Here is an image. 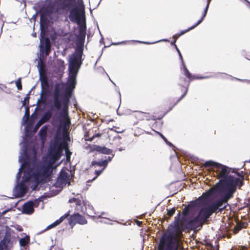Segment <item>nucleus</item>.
I'll return each instance as SVG.
<instances>
[{
	"mask_svg": "<svg viewBox=\"0 0 250 250\" xmlns=\"http://www.w3.org/2000/svg\"><path fill=\"white\" fill-rule=\"evenodd\" d=\"M29 237L28 236H25L20 240V244L21 247H25L29 243Z\"/></svg>",
	"mask_w": 250,
	"mask_h": 250,
	"instance_id": "7c9ffc66",
	"label": "nucleus"
},
{
	"mask_svg": "<svg viewBox=\"0 0 250 250\" xmlns=\"http://www.w3.org/2000/svg\"><path fill=\"white\" fill-rule=\"evenodd\" d=\"M91 151H97L100 153H102L105 155H112L113 156L114 154H112L113 150L107 147L104 146H102L98 145H93L91 147Z\"/></svg>",
	"mask_w": 250,
	"mask_h": 250,
	"instance_id": "aec40b11",
	"label": "nucleus"
},
{
	"mask_svg": "<svg viewBox=\"0 0 250 250\" xmlns=\"http://www.w3.org/2000/svg\"><path fill=\"white\" fill-rule=\"evenodd\" d=\"M22 156H25V157H26V156H29L28 154V153H27V148H25L24 150V153H23V155Z\"/></svg>",
	"mask_w": 250,
	"mask_h": 250,
	"instance_id": "a18cd8bd",
	"label": "nucleus"
},
{
	"mask_svg": "<svg viewBox=\"0 0 250 250\" xmlns=\"http://www.w3.org/2000/svg\"><path fill=\"white\" fill-rule=\"evenodd\" d=\"M16 84L17 87V88L19 90H21L22 89V84L21 81V78H19L18 80L16 82Z\"/></svg>",
	"mask_w": 250,
	"mask_h": 250,
	"instance_id": "c9c22d12",
	"label": "nucleus"
},
{
	"mask_svg": "<svg viewBox=\"0 0 250 250\" xmlns=\"http://www.w3.org/2000/svg\"><path fill=\"white\" fill-rule=\"evenodd\" d=\"M63 141H60L56 137L53 142L50 143L48 151L49 154L46 156H61L62 154V146Z\"/></svg>",
	"mask_w": 250,
	"mask_h": 250,
	"instance_id": "1a4fd4ad",
	"label": "nucleus"
},
{
	"mask_svg": "<svg viewBox=\"0 0 250 250\" xmlns=\"http://www.w3.org/2000/svg\"><path fill=\"white\" fill-rule=\"evenodd\" d=\"M9 243V239L4 238L0 242V250H7Z\"/></svg>",
	"mask_w": 250,
	"mask_h": 250,
	"instance_id": "c85d7f7f",
	"label": "nucleus"
},
{
	"mask_svg": "<svg viewBox=\"0 0 250 250\" xmlns=\"http://www.w3.org/2000/svg\"><path fill=\"white\" fill-rule=\"evenodd\" d=\"M180 157H177V158H178V160L179 161V158H180Z\"/></svg>",
	"mask_w": 250,
	"mask_h": 250,
	"instance_id": "680f3d73",
	"label": "nucleus"
},
{
	"mask_svg": "<svg viewBox=\"0 0 250 250\" xmlns=\"http://www.w3.org/2000/svg\"><path fill=\"white\" fill-rule=\"evenodd\" d=\"M52 114L50 111H47L43 115V116L40 119L43 124L48 121L51 118Z\"/></svg>",
	"mask_w": 250,
	"mask_h": 250,
	"instance_id": "c756f323",
	"label": "nucleus"
},
{
	"mask_svg": "<svg viewBox=\"0 0 250 250\" xmlns=\"http://www.w3.org/2000/svg\"><path fill=\"white\" fill-rule=\"evenodd\" d=\"M65 137L67 138L68 140H69V137L68 134L64 136V138H65Z\"/></svg>",
	"mask_w": 250,
	"mask_h": 250,
	"instance_id": "8fccbe9b",
	"label": "nucleus"
},
{
	"mask_svg": "<svg viewBox=\"0 0 250 250\" xmlns=\"http://www.w3.org/2000/svg\"><path fill=\"white\" fill-rule=\"evenodd\" d=\"M84 204H79L75 206V210L79 212H83L84 209Z\"/></svg>",
	"mask_w": 250,
	"mask_h": 250,
	"instance_id": "2f4dec72",
	"label": "nucleus"
},
{
	"mask_svg": "<svg viewBox=\"0 0 250 250\" xmlns=\"http://www.w3.org/2000/svg\"><path fill=\"white\" fill-rule=\"evenodd\" d=\"M111 130H114L113 128H111ZM114 131H115L116 132H118V133H121V132H123L122 131H116V130H114Z\"/></svg>",
	"mask_w": 250,
	"mask_h": 250,
	"instance_id": "603ef678",
	"label": "nucleus"
},
{
	"mask_svg": "<svg viewBox=\"0 0 250 250\" xmlns=\"http://www.w3.org/2000/svg\"><path fill=\"white\" fill-rule=\"evenodd\" d=\"M111 159L108 157V160H103L100 161H93L89 166L90 168H92L95 169V174L96 176L92 179L91 181L95 180L98 176H99L102 172L104 170L107 166L109 161H110Z\"/></svg>",
	"mask_w": 250,
	"mask_h": 250,
	"instance_id": "9d476101",
	"label": "nucleus"
},
{
	"mask_svg": "<svg viewBox=\"0 0 250 250\" xmlns=\"http://www.w3.org/2000/svg\"><path fill=\"white\" fill-rule=\"evenodd\" d=\"M122 149H119V151H121Z\"/></svg>",
	"mask_w": 250,
	"mask_h": 250,
	"instance_id": "0e129e2a",
	"label": "nucleus"
},
{
	"mask_svg": "<svg viewBox=\"0 0 250 250\" xmlns=\"http://www.w3.org/2000/svg\"><path fill=\"white\" fill-rule=\"evenodd\" d=\"M225 202L222 200L219 199L215 200L210 205L202 208L199 211L198 215L205 222L209 217L218 209L219 211H222L224 209L225 207L221 208Z\"/></svg>",
	"mask_w": 250,
	"mask_h": 250,
	"instance_id": "423d86ee",
	"label": "nucleus"
},
{
	"mask_svg": "<svg viewBox=\"0 0 250 250\" xmlns=\"http://www.w3.org/2000/svg\"><path fill=\"white\" fill-rule=\"evenodd\" d=\"M60 224V223L58 222V221L57 220L55 222L53 223L52 224H50V225L48 226L43 231H46L47 230L50 229L54 227H56L57 226L59 225Z\"/></svg>",
	"mask_w": 250,
	"mask_h": 250,
	"instance_id": "72a5a7b5",
	"label": "nucleus"
},
{
	"mask_svg": "<svg viewBox=\"0 0 250 250\" xmlns=\"http://www.w3.org/2000/svg\"><path fill=\"white\" fill-rule=\"evenodd\" d=\"M175 153H176V154H175L176 156H178L176 152H175Z\"/></svg>",
	"mask_w": 250,
	"mask_h": 250,
	"instance_id": "e2e57ef3",
	"label": "nucleus"
},
{
	"mask_svg": "<svg viewBox=\"0 0 250 250\" xmlns=\"http://www.w3.org/2000/svg\"><path fill=\"white\" fill-rule=\"evenodd\" d=\"M184 156H189L186 153H183Z\"/></svg>",
	"mask_w": 250,
	"mask_h": 250,
	"instance_id": "864d4df0",
	"label": "nucleus"
},
{
	"mask_svg": "<svg viewBox=\"0 0 250 250\" xmlns=\"http://www.w3.org/2000/svg\"><path fill=\"white\" fill-rule=\"evenodd\" d=\"M204 223L205 222L198 214L193 218H192V216H191L186 221V228L191 229H197L198 227H202Z\"/></svg>",
	"mask_w": 250,
	"mask_h": 250,
	"instance_id": "ddd939ff",
	"label": "nucleus"
},
{
	"mask_svg": "<svg viewBox=\"0 0 250 250\" xmlns=\"http://www.w3.org/2000/svg\"><path fill=\"white\" fill-rule=\"evenodd\" d=\"M247 225L248 224L246 222H238L233 229V233L235 234L238 233L242 229L246 228Z\"/></svg>",
	"mask_w": 250,
	"mask_h": 250,
	"instance_id": "bb28decb",
	"label": "nucleus"
},
{
	"mask_svg": "<svg viewBox=\"0 0 250 250\" xmlns=\"http://www.w3.org/2000/svg\"><path fill=\"white\" fill-rule=\"evenodd\" d=\"M176 41L175 40H174L173 41H171V42H170V44L172 45H174V48L175 47V45L176 44H175V42H176Z\"/></svg>",
	"mask_w": 250,
	"mask_h": 250,
	"instance_id": "de8ad7c7",
	"label": "nucleus"
},
{
	"mask_svg": "<svg viewBox=\"0 0 250 250\" xmlns=\"http://www.w3.org/2000/svg\"><path fill=\"white\" fill-rule=\"evenodd\" d=\"M70 210H69L67 213H65L63 215L61 216L59 219L57 220L61 224L65 219L67 218L69 216H70Z\"/></svg>",
	"mask_w": 250,
	"mask_h": 250,
	"instance_id": "473e14b6",
	"label": "nucleus"
},
{
	"mask_svg": "<svg viewBox=\"0 0 250 250\" xmlns=\"http://www.w3.org/2000/svg\"><path fill=\"white\" fill-rule=\"evenodd\" d=\"M131 118L133 121L134 125H137L140 121L146 120L149 121L151 120H155L156 118L154 116H151L149 113L144 112L141 111H136L132 113Z\"/></svg>",
	"mask_w": 250,
	"mask_h": 250,
	"instance_id": "9b49d317",
	"label": "nucleus"
},
{
	"mask_svg": "<svg viewBox=\"0 0 250 250\" xmlns=\"http://www.w3.org/2000/svg\"><path fill=\"white\" fill-rule=\"evenodd\" d=\"M40 43L41 51H43L44 50L45 56H48L51 51V42L50 39L48 38L42 37V38L40 40Z\"/></svg>",
	"mask_w": 250,
	"mask_h": 250,
	"instance_id": "f3484780",
	"label": "nucleus"
},
{
	"mask_svg": "<svg viewBox=\"0 0 250 250\" xmlns=\"http://www.w3.org/2000/svg\"><path fill=\"white\" fill-rule=\"evenodd\" d=\"M59 14H61V11L62 10H68L70 9L71 4L70 2L63 1L60 2L56 3Z\"/></svg>",
	"mask_w": 250,
	"mask_h": 250,
	"instance_id": "5701e85b",
	"label": "nucleus"
},
{
	"mask_svg": "<svg viewBox=\"0 0 250 250\" xmlns=\"http://www.w3.org/2000/svg\"><path fill=\"white\" fill-rule=\"evenodd\" d=\"M249 4H250V2H249V1H248L247 0H246Z\"/></svg>",
	"mask_w": 250,
	"mask_h": 250,
	"instance_id": "052dcab7",
	"label": "nucleus"
},
{
	"mask_svg": "<svg viewBox=\"0 0 250 250\" xmlns=\"http://www.w3.org/2000/svg\"><path fill=\"white\" fill-rule=\"evenodd\" d=\"M70 158L71 157H66L67 162H69L70 163L69 169L66 167H64L59 173L57 183L60 185H65L67 183L69 182L70 176H72L74 174L73 171L71 169Z\"/></svg>",
	"mask_w": 250,
	"mask_h": 250,
	"instance_id": "6e6552de",
	"label": "nucleus"
},
{
	"mask_svg": "<svg viewBox=\"0 0 250 250\" xmlns=\"http://www.w3.org/2000/svg\"><path fill=\"white\" fill-rule=\"evenodd\" d=\"M43 71H44V66H41L40 69V73L42 92H44L45 89L48 90L49 88V83L47 77L45 74H43Z\"/></svg>",
	"mask_w": 250,
	"mask_h": 250,
	"instance_id": "6ab92c4d",
	"label": "nucleus"
},
{
	"mask_svg": "<svg viewBox=\"0 0 250 250\" xmlns=\"http://www.w3.org/2000/svg\"><path fill=\"white\" fill-rule=\"evenodd\" d=\"M47 127L45 125L42 127L39 132V135L42 143H44L46 139Z\"/></svg>",
	"mask_w": 250,
	"mask_h": 250,
	"instance_id": "393cba45",
	"label": "nucleus"
},
{
	"mask_svg": "<svg viewBox=\"0 0 250 250\" xmlns=\"http://www.w3.org/2000/svg\"><path fill=\"white\" fill-rule=\"evenodd\" d=\"M34 151H35V153H34V155L33 156L35 157V156H37L36 152L35 150H34Z\"/></svg>",
	"mask_w": 250,
	"mask_h": 250,
	"instance_id": "5fc2aeb1",
	"label": "nucleus"
},
{
	"mask_svg": "<svg viewBox=\"0 0 250 250\" xmlns=\"http://www.w3.org/2000/svg\"><path fill=\"white\" fill-rule=\"evenodd\" d=\"M142 222L141 221H139L138 220L137 221V224L139 226H141V225H142Z\"/></svg>",
	"mask_w": 250,
	"mask_h": 250,
	"instance_id": "09e8293b",
	"label": "nucleus"
},
{
	"mask_svg": "<svg viewBox=\"0 0 250 250\" xmlns=\"http://www.w3.org/2000/svg\"><path fill=\"white\" fill-rule=\"evenodd\" d=\"M29 93L26 95V97L24 98V100L22 102V105L25 106L26 105V102L27 104H29Z\"/></svg>",
	"mask_w": 250,
	"mask_h": 250,
	"instance_id": "4c0bfd02",
	"label": "nucleus"
},
{
	"mask_svg": "<svg viewBox=\"0 0 250 250\" xmlns=\"http://www.w3.org/2000/svg\"><path fill=\"white\" fill-rule=\"evenodd\" d=\"M157 134H159L160 135V136L161 137V138L164 140V141L166 143H167V140L166 139V138L162 134H161V133H159V132H157Z\"/></svg>",
	"mask_w": 250,
	"mask_h": 250,
	"instance_id": "37998d69",
	"label": "nucleus"
},
{
	"mask_svg": "<svg viewBox=\"0 0 250 250\" xmlns=\"http://www.w3.org/2000/svg\"><path fill=\"white\" fill-rule=\"evenodd\" d=\"M56 3L57 1H55L54 2H51L48 3L46 6V13L47 14V15L49 17H50L51 19V16L53 14H59L57 9Z\"/></svg>",
	"mask_w": 250,
	"mask_h": 250,
	"instance_id": "412c9836",
	"label": "nucleus"
},
{
	"mask_svg": "<svg viewBox=\"0 0 250 250\" xmlns=\"http://www.w3.org/2000/svg\"><path fill=\"white\" fill-rule=\"evenodd\" d=\"M77 198H70L69 200V203H75V202H76V200H77Z\"/></svg>",
	"mask_w": 250,
	"mask_h": 250,
	"instance_id": "49530a36",
	"label": "nucleus"
},
{
	"mask_svg": "<svg viewBox=\"0 0 250 250\" xmlns=\"http://www.w3.org/2000/svg\"><path fill=\"white\" fill-rule=\"evenodd\" d=\"M190 208V206L188 205L183 208L182 212L183 216L181 218L183 220H184L186 221L191 217L189 215Z\"/></svg>",
	"mask_w": 250,
	"mask_h": 250,
	"instance_id": "a878e982",
	"label": "nucleus"
},
{
	"mask_svg": "<svg viewBox=\"0 0 250 250\" xmlns=\"http://www.w3.org/2000/svg\"><path fill=\"white\" fill-rule=\"evenodd\" d=\"M46 160L40 164L37 161L35 168L31 171L27 172L29 177L32 176L37 184L46 183L50 180L51 174L53 169L56 168L59 164L56 165L61 157H42Z\"/></svg>",
	"mask_w": 250,
	"mask_h": 250,
	"instance_id": "7ed1b4c3",
	"label": "nucleus"
},
{
	"mask_svg": "<svg viewBox=\"0 0 250 250\" xmlns=\"http://www.w3.org/2000/svg\"><path fill=\"white\" fill-rule=\"evenodd\" d=\"M232 173H236L239 177L237 178L229 175L227 178L220 180L222 185L216 184L211 187L206 193H203L199 198V199L203 200L204 202H206L209 196L216 193L223 194V197L220 199L225 203H227L229 199L233 197L234 193L236 191L237 186L243 185L244 176L239 173L236 171L235 169L231 170Z\"/></svg>",
	"mask_w": 250,
	"mask_h": 250,
	"instance_id": "f03ea898",
	"label": "nucleus"
},
{
	"mask_svg": "<svg viewBox=\"0 0 250 250\" xmlns=\"http://www.w3.org/2000/svg\"><path fill=\"white\" fill-rule=\"evenodd\" d=\"M181 216L180 211H179L178 214L175 217L174 221L173 222V228L176 232L180 231L182 228V225H185L184 228L186 227V221L182 220Z\"/></svg>",
	"mask_w": 250,
	"mask_h": 250,
	"instance_id": "a211bd4d",
	"label": "nucleus"
},
{
	"mask_svg": "<svg viewBox=\"0 0 250 250\" xmlns=\"http://www.w3.org/2000/svg\"><path fill=\"white\" fill-rule=\"evenodd\" d=\"M192 80H189L186 79L184 77H180L179 81V85L182 87L183 88L184 93L181 97L173 104L172 107L176 105L187 94L188 91V87L190 82Z\"/></svg>",
	"mask_w": 250,
	"mask_h": 250,
	"instance_id": "4468645a",
	"label": "nucleus"
},
{
	"mask_svg": "<svg viewBox=\"0 0 250 250\" xmlns=\"http://www.w3.org/2000/svg\"><path fill=\"white\" fill-rule=\"evenodd\" d=\"M247 83L249 84H250V80H248Z\"/></svg>",
	"mask_w": 250,
	"mask_h": 250,
	"instance_id": "bf43d9fd",
	"label": "nucleus"
},
{
	"mask_svg": "<svg viewBox=\"0 0 250 250\" xmlns=\"http://www.w3.org/2000/svg\"><path fill=\"white\" fill-rule=\"evenodd\" d=\"M103 135L102 133H96L91 137L87 139L88 141H92L96 137H101Z\"/></svg>",
	"mask_w": 250,
	"mask_h": 250,
	"instance_id": "e433bc0d",
	"label": "nucleus"
},
{
	"mask_svg": "<svg viewBox=\"0 0 250 250\" xmlns=\"http://www.w3.org/2000/svg\"><path fill=\"white\" fill-rule=\"evenodd\" d=\"M83 201L81 199H78V198L77 199V200H76V202H75L76 206L79 205V204H83Z\"/></svg>",
	"mask_w": 250,
	"mask_h": 250,
	"instance_id": "79ce46f5",
	"label": "nucleus"
},
{
	"mask_svg": "<svg viewBox=\"0 0 250 250\" xmlns=\"http://www.w3.org/2000/svg\"><path fill=\"white\" fill-rule=\"evenodd\" d=\"M175 48L176 50V51H177V53H178V55H179L180 58L181 59V62H184L183 57H182V54L177 45H175Z\"/></svg>",
	"mask_w": 250,
	"mask_h": 250,
	"instance_id": "58836bf2",
	"label": "nucleus"
},
{
	"mask_svg": "<svg viewBox=\"0 0 250 250\" xmlns=\"http://www.w3.org/2000/svg\"><path fill=\"white\" fill-rule=\"evenodd\" d=\"M83 51L81 46L76 47L74 53L69 56L68 83L66 87L65 94L62 98L63 108L60 113L61 119L57 132L60 131L61 127H62L64 130L67 129L71 123L68 116V104L71 91L75 88L76 84L77 74L83 63Z\"/></svg>",
	"mask_w": 250,
	"mask_h": 250,
	"instance_id": "f257e3e1",
	"label": "nucleus"
},
{
	"mask_svg": "<svg viewBox=\"0 0 250 250\" xmlns=\"http://www.w3.org/2000/svg\"><path fill=\"white\" fill-rule=\"evenodd\" d=\"M69 20L79 25V39L77 47L81 46L83 49V44L86 34V22L83 8L75 7L70 11L68 16Z\"/></svg>",
	"mask_w": 250,
	"mask_h": 250,
	"instance_id": "20e7f679",
	"label": "nucleus"
},
{
	"mask_svg": "<svg viewBox=\"0 0 250 250\" xmlns=\"http://www.w3.org/2000/svg\"><path fill=\"white\" fill-rule=\"evenodd\" d=\"M249 162H250V160L249 161Z\"/></svg>",
	"mask_w": 250,
	"mask_h": 250,
	"instance_id": "69168bd1",
	"label": "nucleus"
},
{
	"mask_svg": "<svg viewBox=\"0 0 250 250\" xmlns=\"http://www.w3.org/2000/svg\"><path fill=\"white\" fill-rule=\"evenodd\" d=\"M210 0H208V3H207V4H208V5L209 4V3H210ZM207 6H206V7H207Z\"/></svg>",
	"mask_w": 250,
	"mask_h": 250,
	"instance_id": "4d7b16f0",
	"label": "nucleus"
},
{
	"mask_svg": "<svg viewBox=\"0 0 250 250\" xmlns=\"http://www.w3.org/2000/svg\"><path fill=\"white\" fill-rule=\"evenodd\" d=\"M87 223V221L85 218L78 212L71 215L68 219V223L72 227H73L76 224L84 225Z\"/></svg>",
	"mask_w": 250,
	"mask_h": 250,
	"instance_id": "2eb2a0df",
	"label": "nucleus"
},
{
	"mask_svg": "<svg viewBox=\"0 0 250 250\" xmlns=\"http://www.w3.org/2000/svg\"><path fill=\"white\" fill-rule=\"evenodd\" d=\"M182 67H181V70L183 71V74L186 77L187 79L189 80H194L195 79H200L201 78L192 75L188 71L187 68L185 63L184 62H182Z\"/></svg>",
	"mask_w": 250,
	"mask_h": 250,
	"instance_id": "4be33fe9",
	"label": "nucleus"
},
{
	"mask_svg": "<svg viewBox=\"0 0 250 250\" xmlns=\"http://www.w3.org/2000/svg\"><path fill=\"white\" fill-rule=\"evenodd\" d=\"M25 116L27 117L26 120H27L29 117V108L28 106L26 107L25 109Z\"/></svg>",
	"mask_w": 250,
	"mask_h": 250,
	"instance_id": "a19ab883",
	"label": "nucleus"
},
{
	"mask_svg": "<svg viewBox=\"0 0 250 250\" xmlns=\"http://www.w3.org/2000/svg\"><path fill=\"white\" fill-rule=\"evenodd\" d=\"M60 86V84L59 83L56 84L53 93V107L58 110L61 109L62 105L63 106L62 100L61 101L60 99L61 93Z\"/></svg>",
	"mask_w": 250,
	"mask_h": 250,
	"instance_id": "f8f14e48",
	"label": "nucleus"
},
{
	"mask_svg": "<svg viewBox=\"0 0 250 250\" xmlns=\"http://www.w3.org/2000/svg\"><path fill=\"white\" fill-rule=\"evenodd\" d=\"M43 124V123L41 121L39 120L38 123H37V124L36 125V126L35 127V130H37L39 127L41 126Z\"/></svg>",
	"mask_w": 250,
	"mask_h": 250,
	"instance_id": "ea45409f",
	"label": "nucleus"
},
{
	"mask_svg": "<svg viewBox=\"0 0 250 250\" xmlns=\"http://www.w3.org/2000/svg\"><path fill=\"white\" fill-rule=\"evenodd\" d=\"M208 4L207 6L206 7V8H205V9L204 10V12L203 15L202 16V17L201 18V19L200 20H199L197 21V22L196 23H195L194 25H193L191 27L188 28L187 30L181 31L180 33L176 34L175 35H173V39L174 40H175V41H176L178 39V38H179L181 35L184 34L185 33H186V32L190 31V30L194 28L197 25L200 24L202 22L204 18L206 17V16L207 15V13L208 10Z\"/></svg>",
	"mask_w": 250,
	"mask_h": 250,
	"instance_id": "dca6fc26",
	"label": "nucleus"
},
{
	"mask_svg": "<svg viewBox=\"0 0 250 250\" xmlns=\"http://www.w3.org/2000/svg\"><path fill=\"white\" fill-rule=\"evenodd\" d=\"M23 211L26 214H31L34 212L33 203L29 202L23 206Z\"/></svg>",
	"mask_w": 250,
	"mask_h": 250,
	"instance_id": "b1692460",
	"label": "nucleus"
},
{
	"mask_svg": "<svg viewBox=\"0 0 250 250\" xmlns=\"http://www.w3.org/2000/svg\"><path fill=\"white\" fill-rule=\"evenodd\" d=\"M37 158L19 157V162L22 163V164L17 174L16 177L18 181L20 180L23 170H24L23 178L25 181L32 179V176L29 177V174L27 172L31 171V170H33L35 168L37 164Z\"/></svg>",
	"mask_w": 250,
	"mask_h": 250,
	"instance_id": "39448f33",
	"label": "nucleus"
},
{
	"mask_svg": "<svg viewBox=\"0 0 250 250\" xmlns=\"http://www.w3.org/2000/svg\"><path fill=\"white\" fill-rule=\"evenodd\" d=\"M164 41H165V42H168L169 41L167 39H165V40H163Z\"/></svg>",
	"mask_w": 250,
	"mask_h": 250,
	"instance_id": "13d9d810",
	"label": "nucleus"
},
{
	"mask_svg": "<svg viewBox=\"0 0 250 250\" xmlns=\"http://www.w3.org/2000/svg\"><path fill=\"white\" fill-rule=\"evenodd\" d=\"M162 118H163V116H161V117H159L157 118V119L161 120Z\"/></svg>",
	"mask_w": 250,
	"mask_h": 250,
	"instance_id": "6e6d98bb",
	"label": "nucleus"
},
{
	"mask_svg": "<svg viewBox=\"0 0 250 250\" xmlns=\"http://www.w3.org/2000/svg\"><path fill=\"white\" fill-rule=\"evenodd\" d=\"M168 145L170 146H172V144L169 142V141H167V143H166Z\"/></svg>",
	"mask_w": 250,
	"mask_h": 250,
	"instance_id": "3c124183",
	"label": "nucleus"
},
{
	"mask_svg": "<svg viewBox=\"0 0 250 250\" xmlns=\"http://www.w3.org/2000/svg\"><path fill=\"white\" fill-rule=\"evenodd\" d=\"M175 208H172L170 209L167 210V215L169 217H171L175 212Z\"/></svg>",
	"mask_w": 250,
	"mask_h": 250,
	"instance_id": "f704fd0d",
	"label": "nucleus"
},
{
	"mask_svg": "<svg viewBox=\"0 0 250 250\" xmlns=\"http://www.w3.org/2000/svg\"><path fill=\"white\" fill-rule=\"evenodd\" d=\"M203 166L204 167H214L217 168L216 171L217 178L220 180L227 178L229 176V174L231 172V168L212 161H206L204 164Z\"/></svg>",
	"mask_w": 250,
	"mask_h": 250,
	"instance_id": "0eeeda50",
	"label": "nucleus"
},
{
	"mask_svg": "<svg viewBox=\"0 0 250 250\" xmlns=\"http://www.w3.org/2000/svg\"><path fill=\"white\" fill-rule=\"evenodd\" d=\"M11 209H6V210H3L0 215V217H2V216L4 215L5 214H6L8 211H9V210H10Z\"/></svg>",
	"mask_w": 250,
	"mask_h": 250,
	"instance_id": "c03bdc74",
	"label": "nucleus"
},
{
	"mask_svg": "<svg viewBox=\"0 0 250 250\" xmlns=\"http://www.w3.org/2000/svg\"><path fill=\"white\" fill-rule=\"evenodd\" d=\"M63 150H65V156H70L72 154V152L69 150L68 144L67 142L64 140H63L62 146V152Z\"/></svg>",
	"mask_w": 250,
	"mask_h": 250,
	"instance_id": "cd10ccee",
	"label": "nucleus"
}]
</instances>
